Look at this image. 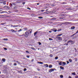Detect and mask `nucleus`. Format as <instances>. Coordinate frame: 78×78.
Wrapping results in <instances>:
<instances>
[{
    "instance_id": "obj_1",
    "label": "nucleus",
    "mask_w": 78,
    "mask_h": 78,
    "mask_svg": "<svg viewBox=\"0 0 78 78\" xmlns=\"http://www.w3.org/2000/svg\"><path fill=\"white\" fill-rule=\"evenodd\" d=\"M29 34H30L28 32H26L25 33V35L23 34V36H24L26 37H28V36H29Z\"/></svg>"
},
{
    "instance_id": "obj_2",
    "label": "nucleus",
    "mask_w": 78,
    "mask_h": 78,
    "mask_svg": "<svg viewBox=\"0 0 78 78\" xmlns=\"http://www.w3.org/2000/svg\"><path fill=\"white\" fill-rule=\"evenodd\" d=\"M56 38L60 41H62V38L60 37H56Z\"/></svg>"
},
{
    "instance_id": "obj_3",
    "label": "nucleus",
    "mask_w": 78,
    "mask_h": 78,
    "mask_svg": "<svg viewBox=\"0 0 78 78\" xmlns=\"http://www.w3.org/2000/svg\"><path fill=\"white\" fill-rule=\"evenodd\" d=\"M53 71H54V69H51L49 70V72H50V73H51V72H53Z\"/></svg>"
},
{
    "instance_id": "obj_4",
    "label": "nucleus",
    "mask_w": 78,
    "mask_h": 78,
    "mask_svg": "<svg viewBox=\"0 0 78 78\" xmlns=\"http://www.w3.org/2000/svg\"><path fill=\"white\" fill-rule=\"evenodd\" d=\"M31 31H32V30L30 29V30H29L26 32H28V33L29 34L30 33H31Z\"/></svg>"
},
{
    "instance_id": "obj_5",
    "label": "nucleus",
    "mask_w": 78,
    "mask_h": 78,
    "mask_svg": "<svg viewBox=\"0 0 78 78\" xmlns=\"http://www.w3.org/2000/svg\"><path fill=\"white\" fill-rule=\"evenodd\" d=\"M66 10H72V9L71 7L66 8Z\"/></svg>"
},
{
    "instance_id": "obj_6",
    "label": "nucleus",
    "mask_w": 78,
    "mask_h": 78,
    "mask_svg": "<svg viewBox=\"0 0 78 78\" xmlns=\"http://www.w3.org/2000/svg\"><path fill=\"white\" fill-rule=\"evenodd\" d=\"M37 33H38V32H37V31L34 33V36H36V34H37Z\"/></svg>"
},
{
    "instance_id": "obj_7",
    "label": "nucleus",
    "mask_w": 78,
    "mask_h": 78,
    "mask_svg": "<svg viewBox=\"0 0 78 78\" xmlns=\"http://www.w3.org/2000/svg\"><path fill=\"white\" fill-rule=\"evenodd\" d=\"M75 27L73 26L71 27V30H74V29H75Z\"/></svg>"
},
{
    "instance_id": "obj_8",
    "label": "nucleus",
    "mask_w": 78,
    "mask_h": 78,
    "mask_svg": "<svg viewBox=\"0 0 78 78\" xmlns=\"http://www.w3.org/2000/svg\"><path fill=\"white\" fill-rule=\"evenodd\" d=\"M48 11H47L46 12H44V14H48Z\"/></svg>"
},
{
    "instance_id": "obj_9",
    "label": "nucleus",
    "mask_w": 78,
    "mask_h": 78,
    "mask_svg": "<svg viewBox=\"0 0 78 78\" xmlns=\"http://www.w3.org/2000/svg\"><path fill=\"white\" fill-rule=\"evenodd\" d=\"M60 68L61 69H62V70H64V67H62V66H60Z\"/></svg>"
},
{
    "instance_id": "obj_10",
    "label": "nucleus",
    "mask_w": 78,
    "mask_h": 78,
    "mask_svg": "<svg viewBox=\"0 0 78 78\" xmlns=\"http://www.w3.org/2000/svg\"><path fill=\"white\" fill-rule=\"evenodd\" d=\"M44 66H45V67H48V64H44Z\"/></svg>"
},
{
    "instance_id": "obj_11",
    "label": "nucleus",
    "mask_w": 78,
    "mask_h": 78,
    "mask_svg": "<svg viewBox=\"0 0 78 78\" xmlns=\"http://www.w3.org/2000/svg\"><path fill=\"white\" fill-rule=\"evenodd\" d=\"M10 6L11 7V8H12V6H13V5H12V3H10Z\"/></svg>"
},
{
    "instance_id": "obj_12",
    "label": "nucleus",
    "mask_w": 78,
    "mask_h": 78,
    "mask_svg": "<svg viewBox=\"0 0 78 78\" xmlns=\"http://www.w3.org/2000/svg\"><path fill=\"white\" fill-rule=\"evenodd\" d=\"M2 61H3V62H5V59L2 58Z\"/></svg>"
},
{
    "instance_id": "obj_13",
    "label": "nucleus",
    "mask_w": 78,
    "mask_h": 78,
    "mask_svg": "<svg viewBox=\"0 0 78 78\" xmlns=\"http://www.w3.org/2000/svg\"><path fill=\"white\" fill-rule=\"evenodd\" d=\"M31 48V49H32V50H35V51H36V49H35V48L32 47V48Z\"/></svg>"
},
{
    "instance_id": "obj_14",
    "label": "nucleus",
    "mask_w": 78,
    "mask_h": 78,
    "mask_svg": "<svg viewBox=\"0 0 78 78\" xmlns=\"http://www.w3.org/2000/svg\"><path fill=\"white\" fill-rule=\"evenodd\" d=\"M69 42H73V41L72 40H70L68 41V43H69Z\"/></svg>"
},
{
    "instance_id": "obj_15",
    "label": "nucleus",
    "mask_w": 78,
    "mask_h": 78,
    "mask_svg": "<svg viewBox=\"0 0 78 78\" xmlns=\"http://www.w3.org/2000/svg\"><path fill=\"white\" fill-rule=\"evenodd\" d=\"M19 27V25H14L13 28H16V27Z\"/></svg>"
},
{
    "instance_id": "obj_16",
    "label": "nucleus",
    "mask_w": 78,
    "mask_h": 78,
    "mask_svg": "<svg viewBox=\"0 0 78 78\" xmlns=\"http://www.w3.org/2000/svg\"><path fill=\"white\" fill-rule=\"evenodd\" d=\"M69 62H72V60L71 59H69Z\"/></svg>"
},
{
    "instance_id": "obj_17",
    "label": "nucleus",
    "mask_w": 78,
    "mask_h": 78,
    "mask_svg": "<svg viewBox=\"0 0 78 78\" xmlns=\"http://www.w3.org/2000/svg\"><path fill=\"white\" fill-rule=\"evenodd\" d=\"M49 68H52V65H50L49 66Z\"/></svg>"
},
{
    "instance_id": "obj_18",
    "label": "nucleus",
    "mask_w": 78,
    "mask_h": 78,
    "mask_svg": "<svg viewBox=\"0 0 78 78\" xmlns=\"http://www.w3.org/2000/svg\"><path fill=\"white\" fill-rule=\"evenodd\" d=\"M72 75H76L75 74V73L74 72V73H72Z\"/></svg>"
},
{
    "instance_id": "obj_19",
    "label": "nucleus",
    "mask_w": 78,
    "mask_h": 78,
    "mask_svg": "<svg viewBox=\"0 0 78 78\" xmlns=\"http://www.w3.org/2000/svg\"><path fill=\"white\" fill-rule=\"evenodd\" d=\"M3 40H4V41H8V39L7 38H4L3 39Z\"/></svg>"
},
{
    "instance_id": "obj_20",
    "label": "nucleus",
    "mask_w": 78,
    "mask_h": 78,
    "mask_svg": "<svg viewBox=\"0 0 78 78\" xmlns=\"http://www.w3.org/2000/svg\"><path fill=\"white\" fill-rule=\"evenodd\" d=\"M6 8H8V9H9L10 8H8V6H4V8H6Z\"/></svg>"
},
{
    "instance_id": "obj_21",
    "label": "nucleus",
    "mask_w": 78,
    "mask_h": 78,
    "mask_svg": "<svg viewBox=\"0 0 78 78\" xmlns=\"http://www.w3.org/2000/svg\"><path fill=\"white\" fill-rule=\"evenodd\" d=\"M3 1L0 0V3H3Z\"/></svg>"
},
{
    "instance_id": "obj_22",
    "label": "nucleus",
    "mask_w": 78,
    "mask_h": 78,
    "mask_svg": "<svg viewBox=\"0 0 78 78\" xmlns=\"http://www.w3.org/2000/svg\"><path fill=\"white\" fill-rule=\"evenodd\" d=\"M11 31H12V32L14 33V32H15V30L12 29L11 30Z\"/></svg>"
},
{
    "instance_id": "obj_23",
    "label": "nucleus",
    "mask_w": 78,
    "mask_h": 78,
    "mask_svg": "<svg viewBox=\"0 0 78 78\" xmlns=\"http://www.w3.org/2000/svg\"><path fill=\"white\" fill-rule=\"evenodd\" d=\"M16 2H13L12 3V4L13 5H14V6H16Z\"/></svg>"
},
{
    "instance_id": "obj_24",
    "label": "nucleus",
    "mask_w": 78,
    "mask_h": 78,
    "mask_svg": "<svg viewBox=\"0 0 78 78\" xmlns=\"http://www.w3.org/2000/svg\"><path fill=\"white\" fill-rule=\"evenodd\" d=\"M65 23H69V22H66V23H64L63 24H65Z\"/></svg>"
},
{
    "instance_id": "obj_25",
    "label": "nucleus",
    "mask_w": 78,
    "mask_h": 78,
    "mask_svg": "<svg viewBox=\"0 0 78 78\" xmlns=\"http://www.w3.org/2000/svg\"><path fill=\"white\" fill-rule=\"evenodd\" d=\"M59 65H62V62H61L59 63H58Z\"/></svg>"
},
{
    "instance_id": "obj_26",
    "label": "nucleus",
    "mask_w": 78,
    "mask_h": 78,
    "mask_svg": "<svg viewBox=\"0 0 78 78\" xmlns=\"http://www.w3.org/2000/svg\"><path fill=\"white\" fill-rule=\"evenodd\" d=\"M56 19H55V18H52L51 19V20H56Z\"/></svg>"
},
{
    "instance_id": "obj_27",
    "label": "nucleus",
    "mask_w": 78,
    "mask_h": 78,
    "mask_svg": "<svg viewBox=\"0 0 78 78\" xmlns=\"http://www.w3.org/2000/svg\"><path fill=\"white\" fill-rule=\"evenodd\" d=\"M62 34H59L57 36H62Z\"/></svg>"
},
{
    "instance_id": "obj_28",
    "label": "nucleus",
    "mask_w": 78,
    "mask_h": 78,
    "mask_svg": "<svg viewBox=\"0 0 78 78\" xmlns=\"http://www.w3.org/2000/svg\"><path fill=\"white\" fill-rule=\"evenodd\" d=\"M2 3H3V5H6V2H5L4 1H3V2H2Z\"/></svg>"
},
{
    "instance_id": "obj_29",
    "label": "nucleus",
    "mask_w": 78,
    "mask_h": 78,
    "mask_svg": "<svg viewBox=\"0 0 78 78\" xmlns=\"http://www.w3.org/2000/svg\"><path fill=\"white\" fill-rule=\"evenodd\" d=\"M38 19H43V17H38Z\"/></svg>"
},
{
    "instance_id": "obj_30",
    "label": "nucleus",
    "mask_w": 78,
    "mask_h": 78,
    "mask_svg": "<svg viewBox=\"0 0 78 78\" xmlns=\"http://www.w3.org/2000/svg\"><path fill=\"white\" fill-rule=\"evenodd\" d=\"M49 41H53V39H52V38H49Z\"/></svg>"
},
{
    "instance_id": "obj_31",
    "label": "nucleus",
    "mask_w": 78,
    "mask_h": 78,
    "mask_svg": "<svg viewBox=\"0 0 78 78\" xmlns=\"http://www.w3.org/2000/svg\"><path fill=\"white\" fill-rule=\"evenodd\" d=\"M62 64H63V65H66V62H63Z\"/></svg>"
},
{
    "instance_id": "obj_32",
    "label": "nucleus",
    "mask_w": 78,
    "mask_h": 78,
    "mask_svg": "<svg viewBox=\"0 0 78 78\" xmlns=\"http://www.w3.org/2000/svg\"><path fill=\"white\" fill-rule=\"evenodd\" d=\"M22 31V29H20V30L18 31V32H20V31Z\"/></svg>"
},
{
    "instance_id": "obj_33",
    "label": "nucleus",
    "mask_w": 78,
    "mask_h": 78,
    "mask_svg": "<svg viewBox=\"0 0 78 78\" xmlns=\"http://www.w3.org/2000/svg\"><path fill=\"white\" fill-rule=\"evenodd\" d=\"M60 77L61 78H63V76H62V75H61L60 76Z\"/></svg>"
},
{
    "instance_id": "obj_34",
    "label": "nucleus",
    "mask_w": 78,
    "mask_h": 78,
    "mask_svg": "<svg viewBox=\"0 0 78 78\" xmlns=\"http://www.w3.org/2000/svg\"><path fill=\"white\" fill-rule=\"evenodd\" d=\"M55 59H58V57H56L55 58Z\"/></svg>"
},
{
    "instance_id": "obj_35",
    "label": "nucleus",
    "mask_w": 78,
    "mask_h": 78,
    "mask_svg": "<svg viewBox=\"0 0 78 78\" xmlns=\"http://www.w3.org/2000/svg\"><path fill=\"white\" fill-rule=\"evenodd\" d=\"M0 12L1 13H4V12H6L3 11Z\"/></svg>"
},
{
    "instance_id": "obj_36",
    "label": "nucleus",
    "mask_w": 78,
    "mask_h": 78,
    "mask_svg": "<svg viewBox=\"0 0 78 78\" xmlns=\"http://www.w3.org/2000/svg\"><path fill=\"white\" fill-rule=\"evenodd\" d=\"M4 49L5 50H7V49L6 48H4Z\"/></svg>"
},
{
    "instance_id": "obj_37",
    "label": "nucleus",
    "mask_w": 78,
    "mask_h": 78,
    "mask_svg": "<svg viewBox=\"0 0 78 78\" xmlns=\"http://www.w3.org/2000/svg\"><path fill=\"white\" fill-rule=\"evenodd\" d=\"M50 57H51L53 56V55H52V54H51L50 55Z\"/></svg>"
},
{
    "instance_id": "obj_38",
    "label": "nucleus",
    "mask_w": 78,
    "mask_h": 78,
    "mask_svg": "<svg viewBox=\"0 0 78 78\" xmlns=\"http://www.w3.org/2000/svg\"><path fill=\"white\" fill-rule=\"evenodd\" d=\"M23 70H24V71H26V70H27V69H26V68L24 69Z\"/></svg>"
},
{
    "instance_id": "obj_39",
    "label": "nucleus",
    "mask_w": 78,
    "mask_h": 78,
    "mask_svg": "<svg viewBox=\"0 0 78 78\" xmlns=\"http://www.w3.org/2000/svg\"><path fill=\"white\" fill-rule=\"evenodd\" d=\"M75 61H77V58H75Z\"/></svg>"
},
{
    "instance_id": "obj_40",
    "label": "nucleus",
    "mask_w": 78,
    "mask_h": 78,
    "mask_svg": "<svg viewBox=\"0 0 78 78\" xmlns=\"http://www.w3.org/2000/svg\"><path fill=\"white\" fill-rule=\"evenodd\" d=\"M39 64H43V62H39Z\"/></svg>"
},
{
    "instance_id": "obj_41",
    "label": "nucleus",
    "mask_w": 78,
    "mask_h": 78,
    "mask_svg": "<svg viewBox=\"0 0 78 78\" xmlns=\"http://www.w3.org/2000/svg\"><path fill=\"white\" fill-rule=\"evenodd\" d=\"M14 65L15 66H17V64L16 63H14Z\"/></svg>"
},
{
    "instance_id": "obj_42",
    "label": "nucleus",
    "mask_w": 78,
    "mask_h": 78,
    "mask_svg": "<svg viewBox=\"0 0 78 78\" xmlns=\"http://www.w3.org/2000/svg\"><path fill=\"white\" fill-rule=\"evenodd\" d=\"M26 52L27 53H29V52L27 51H26Z\"/></svg>"
},
{
    "instance_id": "obj_43",
    "label": "nucleus",
    "mask_w": 78,
    "mask_h": 78,
    "mask_svg": "<svg viewBox=\"0 0 78 78\" xmlns=\"http://www.w3.org/2000/svg\"><path fill=\"white\" fill-rule=\"evenodd\" d=\"M39 45H41V43H40V42H39Z\"/></svg>"
},
{
    "instance_id": "obj_44",
    "label": "nucleus",
    "mask_w": 78,
    "mask_h": 78,
    "mask_svg": "<svg viewBox=\"0 0 78 78\" xmlns=\"http://www.w3.org/2000/svg\"><path fill=\"white\" fill-rule=\"evenodd\" d=\"M11 27H13V28H14V25H11Z\"/></svg>"
},
{
    "instance_id": "obj_45",
    "label": "nucleus",
    "mask_w": 78,
    "mask_h": 78,
    "mask_svg": "<svg viewBox=\"0 0 78 78\" xmlns=\"http://www.w3.org/2000/svg\"><path fill=\"white\" fill-rule=\"evenodd\" d=\"M27 58H30V56H29L28 55H27Z\"/></svg>"
},
{
    "instance_id": "obj_46",
    "label": "nucleus",
    "mask_w": 78,
    "mask_h": 78,
    "mask_svg": "<svg viewBox=\"0 0 78 78\" xmlns=\"http://www.w3.org/2000/svg\"><path fill=\"white\" fill-rule=\"evenodd\" d=\"M44 10H41V12H44Z\"/></svg>"
},
{
    "instance_id": "obj_47",
    "label": "nucleus",
    "mask_w": 78,
    "mask_h": 78,
    "mask_svg": "<svg viewBox=\"0 0 78 78\" xmlns=\"http://www.w3.org/2000/svg\"><path fill=\"white\" fill-rule=\"evenodd\" d=\"M4 24H5V23H2L1 24V25H4Z\"/></svg>"
},
{
    "instance_id": "obj_48",
    "label": "nucleus",
    "mask_w": 78,
    "mask_h": 78,
    "mask_svg": "<svg viewBox=\"0 0 78 78\" xmlns=\"http://www.w3.org/2000/svg\"><path fill=\"white\" fill-rule=\"evenodd\" d=\"M0 16H6L1 15H0Z\"/></svg>"
},
{
    "instance_id": "obj_49",
    "label": "nucleus",
    "mask_w": 78,
    "mask_h": 78,
    "mask_svg": "<svg viewBox=\"0 0 78 78\" xmlns=\"http://www.w3.org/2000/svg\"><path fill=\"white\" fill-rule=\"evenodd\" d=\"M16 62H17V63H18V64H20V63L18 61H17Z\"/></svg>"
},
{
    "instance_id": "obj_50",
    "label": "nucleus",
    "mask_w": 78,
    "mask_h": 78,
    "mask_svg": "<svg viewBox=\"0 0 78 78\" xmlns=\"http://www.w3.org/2000/svg\"><path fill=\"white\" fill-rule=\"evenodd\" d=\"M56 31H57V30H54V32H56Z\"/></svg>"
},
{
    "instance_id": "obj_51",
    "label": "nucleus",
    "mask_w": 78,
    "mask_h": 78,
    "mask_svg": "<svg viewBox=\"0 0 78 78\" xmlns=\"http://www.w3.org/2000/svg\"><path fill=\"white\" fill-rule=\"evenodd\" d=\"M27 9H29V10H31V9L30 8H28Z\"/></svg>"
},
{
    "instance_id": "obj_52",
    "label": "nucleus",
    "mask_w": 78,
    "mask_h": 78,
    "mask_svg": "<svg viewBox=\"0 0 78 78\" xmlns=\"http://www.w3.org/2000/svg\"><path fill=\"white\" fill-rule=\"evenodd\" d=\"M75 78H78V76H76L75 77Z\"/></svg>"
},
{
    "instance_id": "obj_53",
    "label": "nucleus",
    "mask_w": 78,
    "mask_h": 78,
    "mask_svg": "<svg viewBox=\"0 0 78 78\" xmlns=\"http://www.w3.org/2000/svg\"><path fill=\"white\" fill-rule=\"evenodd\" d=\"M25 2H23V5H25Z\"/></svg>"
},
{
    "instance_id": "obj_54",
    "label": "nucleus",
    "mask_w": 78,
    "mask_h": 78,
    "mask_svg": "<svg viewBox=\"0 0 78 78\" xmlns=\"http://www.w3.org/2000/svg\"><path fill=\"white\" fill-rule=\"evenodd\" d=\"M67 64H69V62L68 61H67Z\"/></svg>"
},
{
    "instance_id": "obj_55",
    "label": "nucleus",
    "mask_w": 78,
    "mask_h": 78,
    "mask_svg": "<svg viewBox=\"0 0 78 78\" xmlns=\"http://www.w3.org/2000/svg\"><path fill=\"white\" fill-rule=\"evenodd\" d=\"M16 6H15L13 8L14 9H16Z\"/></svg>"
},
{
    "instance_id": "obj_56",
    "label": "nucleus",
    "mask_w": 78,
    "mask_h": 78,
    "mask_svg": "<svg viewBox=\"0 0 78 78\" xmlns=\"http://www.w3.org/2000/svg\"><path fill=\"white\" fill-rule=\"evenodd\" d=\"M61 29H60L58 30V31H61Z\"/></svg>"
},
{
    "instance_id": "obj_57",
    "label": "nucleus",
    "mask_w": 78,
    "mask_h": 78,
    "mask_svg": "<svg viewBox=\"0 0 78 78\" xmlns=\"http://www.w3.org/2000/svg\"><path fill=\"white\" fill-rule=\"evenodd\" d=\"M76 33H76H78V30L77 31V32Z\"/></svg>"
},
{
    "instance_id": "obj_58",
    "label": "nucleus",
    "mask_w": 78,
    "mask_h": 78,
    "mask_svg": "<svg viewBox=\"0 0 78 78\" xmlns=\"http://www.w3.org/2000/svg\"><path fill=\"white\" fill-rule=\"evenodd\" d=\"M33 61H34V60L33 59L31 60L32 62H33Z\"/></svg>"
},
{
    "instance_id": "obj_59",
    "label": "nucleus",
    "mask_w": 78,
    "mask_h": 78,
    "mask_svg": "<svg viewBox=\"0 0 78 78\" xmlns=\"http://www.w3.org/2000/svg\"><path fill=\"white\" fill-rule=\"evenodd\" d=\"M71 76H69V78H71Z\"/></svg>"
},
{
    "instance_id": "obj_60",
    "label": "nucleus",
    "mask_w": 78,
    "mask_h": 78,
    "mask_svg": "<svg viewBox=\"0 0 78 78\" xmlns=\"http://www.w3.org/2000/svg\"><path fill=\"white\" fill-rule=\"evenodd\" d=\"M15 30H17V28H15Z\"/></svg>"
},
{
    "instance_id": "obj_61",
    "label": "nucleus",
    "mask_w": 78,
    "mask_h": 78,
    "mask_svg": "<svg viewBox=\"0 0 78 78\" xmlns=\"http://www.w3.org/2000/svg\"><path fill=\"white\" fill-rule=\"evenodd\" d=\"M49 33H51V31H49Z\"/></svg>"
},
{
    "instance_id": "obj_62",
    "label": "nucleus",
    "mask_w": 78,
    "mask_h": 78,
    "mask_svg": "<svg viewBox=\"0 0 78 78\" xmlns=\"http://www.w3.org/2000/svg\"><path fill=\"white\" fill-rule=\"evenodd\" d=\"M76 34V33L74 34L73 35V36H74V35H75V34Z\"/></svg>"
},
{
    "instance_id": "obj_63",
    "label": "nucleus",
    "mask_w": 78,
    "mask_h": 78,
    "mask_svg": "<svg viewBox=\"0 0 78 78\" xmlns=\"http://www.w3.org/2000/svg\"><path fill=\"white\" fill-rule=\"evenodd\" d=\"M52 6H54V5H52Z\"/></svg>"
},
{
    "instance_id": "obj_64",
    "label": "nucleus",
    "mask_w": 78,
    "mask_h": 78,
    "mask_svg": "<svg viewBox=\"0 0 78 78\" xmlns=\"http://www.w3.org/2000/svg\"><path fill=\"white\" fill-rule=\"evenodd\" d=\"M17 32V31H16H16H15V32Z\"/></svg>"
}]
</instances>
